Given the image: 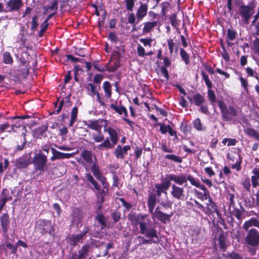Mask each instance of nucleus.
Listing matches in <instances>:
<instances>
[{
    "label": "nucleus",
    "mask_w": 259,
    "mask_h": 259,
    "mask_svg": "<svg viewBox=\"0 0 259 259\" xmlns=\"http://www.w3.org/2000/svg\"><path fill=\"white\" fill-rule=\"evenodd\" d=\"M239 13L245 23H248L250 18L254 13V7L242 5L239 8Z\"/></svg>",
    "instance_id": "nucleus-10"
},
{
    "label": "nucleus",
    "mask_w": 259,
    "mask_h": 259,
    "mask_svg": "<svg viewBox=\"0 0 259 259\" xmlns=\"http://www.w3.org/2000/svg\"><path fill=\"white\" fill-rule=\"evenodd\" d=\"M244 133L248 136L259 140V131L257 132L252 128L247 127L244 130Z\"/></svg>",
    "instance_id": "nucleus-34"
},
{
    "label": "nucleus",
    "mask_w": 259,
    "mask_h": 259,
    "mask_svg": "<svg viewBox=\"0 0 259 259\" xmlns=\"http://www.w3.org/2000/svg\"><path fill=\"white\" fill-rule=\"evenodd\" d=\"M103 119H99L98 120H90L84 121V124L87 126L88 128L95 130L97 132H101L102 126L101 124L104 121Z\"/></svg>",
    "instance_id": "nucleus-16"
},
{
    "label": "nucleus",
    "mask_w": 259,
    "mask_h": 259,
    "mask_svg": "<svg viewBox=\"0 0 259 259\" xmlns=\"http://www.w3.org/2000/svg\"><path fill=\"white\" fill-rule=\"evenodd\" d=\"M90 231V228L88 226H84L82 231L77 235L83 240L87 234Z\"/></svg>",
    "instance_id": "nucleus-58"
},
{
    "label": "nucleus",
    "mask_w": 259,
    "mask_h": 259,
    "mask_svg": "<svg viewBox=\"0 0 259 259\" xmlns=\"http://www.w3.org/2000/svg\"><path fill=\"white\" fill-rule=\"evenodd\" d=\"M200 232V231L199 229L196 226H192L190 227L189 231V233L194 238H196L198 236Z\"/></svg>",
    "instance_id": "nucleus-49"
},
{
    "label": "nucleus",
    "mask_w": 259,
    "mask_h": 259,
    "mask_svg": "<svg viewBox=\"0 0 259 259\" xmlns=\"http://www.w3.org/2000/svg\"><path fill=\"white\" fill-rule=\"evenodd\" d=\"M0 222L3 232L8 237V232L10 228V216L8 213H3L0 217Z\"/></svg>",
    "instance_id": "nucleus-13"
},
{
    "label": "nucleus",
    "mask_w": 259,
    "mask_h": 259,
    "mask_svg": "<svg viewBox=\"0 0 259 259\" xmlns=\"http://www.w3.org/2000/svg\"><path fill=\"white\" fill-rule=\"evenodd\" d=\"M165 158L178 163H181L183 162V159L181 157L173 154L166 155Z\"/></svg>",
    "instance_id": "nucleus-39"
},
{
    "label": "nucleus",
    "mask_w": 259,
    "mask_h": 259,
    "mask_svg": "<svg viewBox=\"0 0 259 259\" xmlns=\"http://www.w3.org/2000/svg\"><path fill=\"white\" fill-rule=\"evenodd\" d=\"M117 101H116L115 103L110 104V108L113 110L115 112L117 113L118 115H123L122 120L130 126L131 130L133 131L134 130V125L135 124V122L127 118V117L128 116V112L126 108L122 105L117 106Z\"/></svg>",
    "instance_id": "nucleus-8"
},
{
    "label": "nucleus",
    "mask_w": 259,
    "mask_h": 259,
    "mask_svg": "<svg viewBox=\"0 0 259 259\" xmlns=\"http://www.w3.org/2000/svg\"><path fill=\"white\" fill-rule=\"evenodd\" d=\"M37 19H38V17L36 15L33 16L32 17L31 30L33 31H34L35 30H36L38 26Z\"/></svg>",
    "instance_id": "nucleus-53"
},
{
    "label": "nucleus",
    "mask_w": 259,
    "mask_h": 259,
    "mask_svg": "<svg viewBox=\"0 0 259 259\" xmlns=\"http://www.w3.org/2000/svg\"><path fill=\"white\" fill-rule=\"evenodd\" d=\"M64 102H65V99H62L60 101V102L59 103V106H58V107L57 108V109L55 110V111H53V112H52L50 113V114L51 115H53V114H59L61 112V110L62 109V107H63V105L64 104Z\"/></svg>",
    "instance_id": "nucleus-60"
},
{
    "label": "nucleus",
    "mask_w": 259,
    "mask_h": 259,
    "mask_svg": "<svg viewBox=\"0 0 259 259\" xmlns=\"http://www.w3.org/2000/svg\"><path fill=\"white\" fill-rule=\"evenodd\" d=\"M131 150L130 145H125L122 147L121 145H118L114 150V153L117 159H123L125 155L127 154V151Z\"/></svg>",
    "instance_id": "nucleus-15"
},
{
    "label": "nucleus",
    "mask_w": 259,
    "mask_h": 259,
    "mask_svg": "<svg viewBox=\"0 0 259 259\" xmlns=\"http://www.w3.org/2000/svg\"><path fill=\"white\" fill-rule=\"evenodd\" d=\"M226 13V10H223L221 12V17L218 18V22L222 27L223 32L225 31V26L227 23L225 20Z\"/></svg>",
    "instance_id": "nucleus-36"
},
{
    "label": "nucleus",
    "mask_w": 259,
    "mask_h": 259,
    "mask_svg": "<svg viewBox=\"0 0 259 259\" xmlns=\"http://www.w3.org/2000/svg\"><path fill=\"white\" fill-rule=\"evenodd\" d=\"M163 66H161L160 71L164 77L167 79H169V75L166 67H169L171 65V61L167 57L163 58Z\"/></svg>",
    "instance_id": "nucleus-24"
},
{
    "label": "nucleus",
    "mask_w": 259,
    "mask_h": 259,
    "mask_svg": "<svg viewBox=\"0 0 259 259\" xmlns=\"http://www.w3.org/2000/svg\"><path fill=\"white\" fill-rule=\"evenodd\" d=\"M93 65L95 69L100 72H105L106 70L109 72H113L115 70V69L111 70L106 69L104 67L100 66L98 61H94L93 63Z\"/></svg>",
    "instance_id": "nucleus-46"
},
{
    "label": "nucleus",
    "mask_w": 259,
    "mask_h": 259,
    "mask_svg": "<svg viewBox=\"0 0 259 259\" xmlns=\"http://www.w3.org/2000/svg\"><path fill=\"white\" fill-rule=\"evenodd\" d=\"M3 157L0 156V174H2L4 171L7 168L9 164V159L5 158L4 159V165L3 166V163L2 162Z\"/></svg>",
    "instance_id": "nucleus-45"
},
{
    "label": "nucleus",
    "mask_w": 259,
    "mask_h": 259,
    "mask_svg": "<svg viewBox=\"0 0 259 259\" xmlns=\"http://www.w3.org/2000/svg\"><path fill=\"white\" fill-rule=\"evenodd\" d=\"M159 202L160 204L165 209L171 208L172 207V202L168 200L165 201H162Z\"/></svg>",
    "instance_id": "nucleus-63"
},
{
    "label": "nucleus",
    "mask_w": 259,
    "mask_h": 259,
    "mask_svg": "<svg viewBox=\"0 0 259 259\" xmlns=\"http://www.w3.org/2000/svg\"><path fill=\"white\" fill-rule=\"evenodd\" d=\"M95 220L100 224L102 229L107 227V219L103 214L98 213L95 217Z\"/></svg>",
    "instance_id": "nucleus-35"
},
{
    "label": "nucleus",
    "mask_w": 259,
    "mask_h": 259,
    "mask_svg": "<svg viewBox=\"0 0 259 259\" xmlns=\"http://www.w3.org/2000/svg\"><path fill=\"white\" fill-rule=\"evenodd\" d=\"M157 22L156 21L152 22H146L144 23L143 28V33L146 34L150 32L153 28L157 26Z\"/></svg>",
    "instance_id": "nucleus-29"
},
{
    "label": "nucleus",
    "mask_w": 259,
    "mask_h": 259,
    "mask_svg": "<svg viewBox=\"0 0 259 259\" xmlns=\"http://www.w3.org/2000/svg\"><path fill=\"white\" fill-rule=\"evenodd\" d=\"M128 220L133 226L139 225L140 233L147 238L138 236L137 239H140L139 245L143 244H157L159 242V237L156 227L154 226L148 214L130 213L128 214Z\"/></svg>",
    "instance_id": "nucleus-1"
},
{
    "label": "nucleus",
    "mask_w": 259,
    "mask_h": 259,
    "mask_svg": "<svg viewBox=\"0 0 259 259\" xmlns=\"http://www.w3.org/2000/svg\"><path fill=\"white\" fill-rule=\"evenodd\" d=\"M98 134H94L93 135V138L96 142L100 143L104 141V136L101 132H98Z\"/></svg>",
    "instance_id": "nucleus-52"
},
{
    "label": "nucleus",
    "mask_w": 259,
    "mask_h": 259,
    "mask_svg": "<svg viewBox=\"0 0 259 259\" xmlns=\"http://www.w3.org/2000/svg\"><path fill=\"white\" fill-rule=\"evenodd\" d=\"M180 178V175H176L174 174H168L166 175L164 181L161 184H156L155 188L157 189L155 193V196L159 197L161 196L162 193L166 194V191L170 186V182L174 181L175 184L178 185L177 180Z\"/></svg>",
    "instance_id": "nucleus-5"
},
{
    "label": "nucleus",
    "mask_w": 259,
    "mask_h": 259,
    "mask_svg": "<svg viewBox=\"0 0 259 259\" xmlns=\"http://www.w3.org/2000/svg\"><path fill=\"white\" fill-rule=\"evenodd\" d=\"M169 20L172 26L175 28L180 25L179 21L177 19V15L176 13L171 15L169 17Z\"/></svg>",
    "instance_id": "nucleus-42"
},
{
    "label": "nucleus",
    "mask_w": 259,
    "mask_h": 259,
    "mask_svg": "<svg viewBox=\"0 0 259 259\" xmlns=\"http://www.w3.org/2000/svg\"><path fill=\"white\" fill-rule=\"evenodd\" d=\"M187 98L191 104L194 103L197 106H200L203 105L205 102V97L199 93L196 94L193 98L188 96Z\"/></svg>",
    "instance_id": "nucleus-18"
},
{
    "label": "nucleus",
    "mask_w": 259,
    "mask_h": 259,
    "mask_svg": "<svg viewBox=\"0 0 259 259\" xmlns=\"http://www.w3.org/2000/svg\"><path fill=\"white\" fill-rule=\"evenodd\" d=\"M176 184L171 185V191L170 194L175 199L184 201L185 199V194L183 187H180Z\"/></svg>",
    "instance_id": "nucleus-11"
},
{
    "label": "nucleus",
    "mask_w": 259,
    "mask_h": 259,
    "mask_svg": "<svg viewBox=\"0 0 259 259\" xmlns=\"http://www.w3.org/2000/svg\"><path fill=\"white\" fill-rule=\"evenodd\" d=\"M31 163L30 159L26 155H23L16 161L15 165L18 168H25Z\"/></svg>",
    "instance_id": "nucleus-19"
},
{
    "label": "nucleus",
    "mask_w": 259,
    "mask_h": 259,
    "mask_svg": "<svg viewBox=\"0 0 259 259\" xmlns=\"http://www.w3.org/2000/svg\"><path fill=\"white\" fill-rule=\"evenodd\" d=\"M77 114L78 108L76 106H75L71 110L70 119L68 124L69 127L72 126L74 122L76 121Z\"/></svg>",
    "instance_id": "nucleus-31"
},
{
    "label": "nucleus",
    "mask_w": 259,
    "mask_h": 259,
    "mask_svg": "<svg viewBox=\"0 0 259 259\" xmlns=\"http://www.w3.org/2000/svg\"><path fill=\"white\" fill-rule=\"evenodd\" d=\"M3 62L7 64H12L13 63V58L9 52H5L3 53Z\"/></svg>",
    "instance_id": "nucleus-43"
},
{
    "label": "nucleus",
    "mask_w": 259,
    "mask_h": 259,
    "mask_svg": "<svg viewBox=\"0 0 259 259\" xmlns=\"http://www.w3.org/2000/svg\"><path fill=\"white\" fill-rule=\"evenodd\" d=\"M22 0H9L6 4L8 12L18 11L23 6Z\"/></svg>",
    "instance_id": "nucleus-14"
},
{
    "label": "nucleus",
    "mask_w": 259,
    "mask_h": 259,
    "mask_svg": "<svg viewBox=\"0 0 259 259\" xmlns=\"http://www.w3.org/2000/svg\"><path fill=\"white\" fill-rule=\"evenodd\" d=\"M52 156L51 157L52 161H54L57 159H68L73 156L72 153H64L60 152L54 148H52Z\"/></svg>",
    "instance_id": "nucleus-17"
},
{
    "label": "nucleus",
    "mask_w": 259,
    "mask_h": 259,
    "mask_svg": "<svg viewBox=\"0 0 259 259\" xmlns=\"http://www.w3.org/2000/svg\"><path fill=\"white\" fill-rule=\"evenodd\" d=\"M111 218L113 220V224H116L121 219V212L115 210L110 213Z\"/></svg>",
    "instance_id": "nucleus-40"
},
{
    "label": "nucleus",
    "mask_w": 259,
    "mask_h": 259,
    "mask_svg": "<svg viewBox=\"0 0 259 259\" xmlns=\"http://www.w3.org/2000/svg\"><path fill=\"white\" fill-rule=\"evenodd\" d=\"M240 112L241 111L239 108L232 106H230L229 109H228V114L233 116L239 115Z\"/></svg>",
    "instance_id": "nucleus-44"
},
{
    "label": "nucleus",
    "mask_w": 259,
    "mask_h": 259,
    "mask_svg": "<svg viewBox=\"0 0 259 259\" xmlns=\"http://www.w3.org/2000/svg\"><path fill=\"white\" fill-rule=\"evenodd\" d=\"M208 97L210 101L214 103L216 101V97L211 88L208 89Z\"/></svg>",
    "instance_id": "nucleus-57"
},
{
    "label": "nucleus",
    "mask_w": 259,
    "mask_h": 259,
    "mask_svg": "<svg viewBox=\"0 0 259 259\" xmlns=\"http://www.w3.org/2000/svg\"><path fill=\"white\" fill-rule=\"evenodd\" d=\"M226 237L224 233H221L219 236V242L220 246L221 248L226 247Z\"/></svg>",
    "instance_id": "nucleus-54"
},
{
    "label": "nucleus",
    "mask_w": 259,
    "mask_h": 259,
    "mask_svg": "<svg viewBox=\"0 0 259 259\" xmlns=\"http://www.w3.org/2000/svg\"><path fill=\"white\" fill-rule=\"evenodd\" d=\"M252 226L259 228V220L255 218H251L250 220L245 221L243 225V228L247 231L249 228Z\"/></svg>",
    "instance_id": "nucleus-26"
},
{
    "label": "nucleus",
    "mask_w": 259,
    "mask_h": 259,
    "mask_svg": "<svg viewBox=\"0 0 259 259\" xmlns=\"http://www.w3.org/2000/svg\"><path fill=\"white\" fill-rule=\"evenodd\" d=\"M20 62L22 65L26 67L25 68H23V70L21 71L22 75L26 77L29 74V68H28V66L29 62L26 60L23 57L20 58Z\"/></svg>",
    "instance_id": "nucleus-33"
},
{
    "label": "nucleus",
    "mask_w": 259,
    "mask_h": 259,
    "mask_svg": "<svg viewBox=\"0 0 259 259\" xmlns=\"http://www.w3.org/2000/svg\"><path fill=\"white\" fill-rule=\"evenodd\" d=\"M48 126L46 125H42L41 126L36 128L34 131V135L37 139H41L42 137H46L44 136V134L48 130Z\"/></svg>",
    "instance_id": "nucleus-28"
},
{
    "label": "nucleus",
    "mask_w": 259,
    "mask_h": 259,
    "mask_svg": "<svg viewBox=\"0 0 259 259\" xmlns=\"http://www.w3.org/2000/svg\"><path fill=\"white\" fill-rule=\"evenodd\" d=\"M92 165L90 167V169L96 179H99L100 176H102V174L100 170L99 166L98 165L97 159L96 156H94V162L92 163Z\"/></svg>",
    "instance_id": "nucleus-23"
},
{
    "label": "nucleus",
    "mask_w": 259,
    "mask_h": 259,
    "mask_svg": "<svg viewBox=\"0 0 259 259\" xmlns=\"http://www.w3.org/2000/svg\"><path fill=\"white\" fill-rule=\"evenodd\" d=\"M239 80L241 82V86L243 88L244 90L246 92H248V83L247 80L242 77H240L239 78Z\"/></svg>",
    "instance_id": "nucleus-62"
},
{
    "label": "nucleus",
    "mask_w": 259,
    "mask_h": 259,
    "mask_svg": "<svg viewBox=\"0 0 259 259\" xmlns=\"http://www.w3.org/2000/svg\"><path fill=\"white\" fill-rule=\"evenodd\" d=\"M253 48L254 53L259 55V38H256L254 40Z\"/></svg>",
    "instance_id": "nucleus-64"
},
{
    "label": "nucleus",
    "mask_w": 259,
    "mask_h": 259,
    "mask_svg": "<svg viewBox=\"0 0 259 259\" xmlns=\"http://www.w3.org/2000/svg\"><path fill=\"white\" fill-rule=\"evenodd\" d=\"M126 8L127 10L132 11L135 6L134 0H124Z\"/></svg>",
    "instance_id": "nucleus-59"
},
{
    "label": "nucleus",
    "mask_w": 259,
    "mask_h": 259,
    "mask_svg": "<svg viewBox=\"0 0 259 259\" xmlns=\"http://www.w3.org/2000/svg\"><path fill=\"white\" fill-rule=\"evenodd\" d=\"M135 149V155L136 159H138L140 157H141V155L142 154L143 149L142 147H139L136 146L134 147Z\"/></svg>",
    "instance_id": "nucleus-61"
},
{
    "label": "nucleus",
    "mask_w": 259,
    "mask_h": 259,
    "mask_svg": "<svg viewBox=\"0 0 259 259\" xmlns=\"http://www.w3.org/2000/svg\"><path fill=\"white\" fill-rule=\"evenodd\" d=\"M47 156L41 152H39L34 156L31 163L33 164L34 170L38 171L39 175H42L47 169Z\"/></svg>",
    "instance_id": "nucleus-6"
},
{
    "label": "nucleus",
    "mask_w": 259,
    "mask_h": 259,
    "mask_svg": "<svg viewBox=\"0 0 259 259\" xmlns=\"http://www.w3.org/2000/svg\"><path fill=\"white\" fill-rule=\"evenodd\" d=\"M218 103L224 121H227V106L226 104L221 100H219Z\"/></svg>",
    "instance_id": "nucleus-37"
},
{
    "label": "nucleus",
    "mask_w": 259,
    "mask_h": 259,
    "mask_svg": "<svg viewBox=\"0 0 259 259\" xmlns=\"http://www.w3.org/2000/svg\"><path fill=\"white\" fill-rule=\"evenodd\" d=\"M85 178L87 181L90 183L93 186L94 189L99 192V195L102 196V202H104L105 191L103 189H101V187L100 184L95 180L90 173L85 174Z\"/></svg>",
    "instance_id": "nucleus-12"
},
{
    "label": "nucleus",
    "mask_w": 259,
    "mask_h": 259,
    "mask_svg": "<svg viewBox=\"0 0 259 259\" xmlns=\"http://www.w3.org/2000/svg\"><path fill=\"white\" fill-rule=\"evenodd\" d=\"M103 88L105 97L107 98H110L112 96V87L110 82L108 81H104L103 84Z\"/></svg>",
    "instance_id": "nucleus-30"
},
{
    "label": "nucleus",
    "mask_w": 259,
    "mask_h": 259,
    "mask_svg": "<svg viewBox=\"0 0 259 259\" xmlns=\"http://www.w3.org/2000/svg\"><path fill=\"white\" fill-rule=\"evenodd\" d=\"M180 55L185 63L187 65L190 63V59L188 54L183 48H181L180 50Z\"/></svg>",
    "instance_id": "nucleus-41"
},
{
    "label": "nucleus",
    "mask_w": 259,
    "mask_h": 259,
    "mask_svg": "<svg viewBox=\"0 0 259 259\" xmlns=\"http://www.w3.org/2000/svg\"><path fill=\"white\" fill-rule=\"evenodd\" d=\"M169 6V3L168 2H163L161 4V13L162 16H165L166 15V12L167 11L168 8Z\"/></svg>",
    "instance_id": "nucleus-55"
},
{
    "label": "nucleus",
    "mask_w": 259,
    "mask_h": 259,
    "mask_svg": "<svg viewBox=\"0 0 259 259\" xmlns=\"http://www.w3.org/2000/svg\"><path fill=\"white\" fill-rule=\"evenodd\" d=\"M104 132L108 133L110 141L107 137L102 143L97 146V148L101 151L113 148L118 141V134L115 129L109 126L105 128Z\"/></svg>",
    "instance_id": "nucleus-3"
},
{
    "label": "nucleus",
    "mask_w": 259,
    "mask_h": 259,
    "mask_svg": "<svg viewBox=\"0 0 259 259\" xmlns=\"http://www.w3.org/2000/svg\"><path fill=\"white\" fill-rule=\"evenodd\" d=\"M67 243L71 247H75L79 243H82L83 240L77 234H70L66 238Z\"/></svg>",
    "instance_id": "nucleus-20"
},
{
    "label": "nucleus",
    "mask_w": 259,
    "mask_h": 259,
    "mask_svg": "<svg viewBox=\"0 0 259 259\" xmlns=\"http://www.w3.org/2000/svg\"><path fill=\"white\" fill-rule=\"evenodd\" d=\"M206 209V213L208 215L218 212L217 205L210 198H209L208 203L207 204Z\"/></svg>",
    "instance_id": "nucleus-27"
},
{
    "label": "nucleus",
    "mask_w": 259,
    "mask_h": 259,
    "mask_svg": "<svg viewBox=\"0 0 259 259\" xmlns=\"http://www.w3.org/2000/svg\"><path fill=\"white\" fill-rule=\"evenodd\" d=\"M194 127L198 131H204L205 128L203 127L200 118H197L193 121Z\"/></svg>",
    "instance_id": "nucleus-48"
},
{
    "label": "nucleus",
    "mask_w": 259,
    "mask_h": 259,
    "mask_svg": "<svg viewBox=\"0 0 259 259\" xmlns=\"http://www.w3.org/2000/svg\"><path fill=\"white\" fill-rule=\"evenodd\" d=\"M35 229L41 235L48 234L54 236L55 233V224L51 220H38L35 225Z\"/></svg>",
    "instance_id": "nucleus-4"
},
{
    "label": "nucleus",
    "mask_w": 259,
    "mask_h": 259,
    "mask_svg": "<svg viewBox=\"0 0 259 259\" xmlns=\"http://www.w3.org/2000/svg\"><path fill=\"white\" fill-rule=\"evenodd\" d=\"M246 72L248 76H252L255 77L258 82L259 84V77L258 73L255 71L253 69L251 68L250 67H247L246 68Z\"/></svg>",
    "instance_id": "nucleus-50"
},
{
    "label": "nucleus",
    "mask_w": 259,
    "mask_h": 259,
    "mask_svg": "<svg viewBox=\"0 0 259 259\" xmlns=\"http://www.w3.org/2000/svg\"><path fill=\"white\" fill-rule=\"evenodd\" d=\"M201 74L208 89L212 88V84L208 75L204 71H201Z\"/></svg>",
    "instance_id": "nucleus-47"
},
{
    "label": "nucleus",
    "mask_w": 259,
    "mask_h": 259,
    "mask_svg": "<svg viewBox=\"0 0 259 259\" xmlns=\"http://www.w3.org/2000/svg\"><path fill=\"white\" fill-rule=\"evenodd\" d=\"M157 201V196L154 194V192H150L147 198V206L148 211L151 214L153 218H156L163 224L170 221L171 217L174 215L175 211H171L169 213H165L160 210V207L154 208L156 206Z\"/></svg>",
    "instance_id": "nucleus-2"
},
{
    "label": "nucleus",
    "mask_w": 259,
    "mask_h": 259,
    "mask_svg": "<svg viewBox=\"0 0 259 259\" xmlns=\"http://www.w3.org/2000/svg\"><path fill=\"white\" fill-rule=\"evenodd\" d=\"M94 156L91 151L84 149L81 153V157L89 164H91L94 162Z\"/></svg>",
    "instance_id": "nucleus-22"
},
{
    "label": "nucleus",
    "mask_w": 259,
    "mask_h": 259,
    "mask_svg": "<svg viewBox=\"0 0 259 259\" xmlns=\"http://www.w3.org/2000/svg\"><path fill=\"white\" fill-rule=\"evenodd\" d=\"M87 89L88 91H90L91 92V95L94 96L96 94H97L98 92L96 90V85L92 83H90L87 85Z\"/></svg>",
    "instance_id": "nucleus-56"
},
{
    "label": "nucleus",
    "mask_w": 259,
    "mask_h": 259,
    "mask_svg": "<svg viewBox=\"0 0 259 259\" xmlns=\"http://www.w3.org/2000/svg\"><path fill=\"white\" fill-rule=\"evenodd\" d=\"M191 127L188 125L187 121L181 123L180 130L185 135H187L190 131Z\"/></svg>",
    "instance_id": "nucleus-51"
},
{
    "label": "nucleus",
    "mask_w": 259,
    "mask_h": 259,
    "mask_svg": "<svg viewBox=\"0 0 259 259\" xmlns=\"http://www.w3.org/2000/svg\"><path fill=\"white\" fill-rule=\"evenodd\" d=\"M14 130V125L13 124L10 125L8 123L0 124V134L6 131L10 133Z\"/></svg>",
    "instance_id": "nucleus-38"
},
{
    "label": "nucleus",
    "mask_w": 259,
    "mask_h": 259,
    "mask_svg": "<svg viewBox=\"0 0 259 259\" xmlns=\"http://www.w3.org/2000/svg\"><path fill=\"white\" fill-rule=\"evenodd\" d=\"M90 245L84 244L78 251V259H85L89 255Z\"/></svg>",
    "instance_id": "nucleus-25"
},
{
    "label": "nucleus",
    "mask_w": 259,
    "mask_h": 259,
    "mask_svg": "<svg viewBox=\"0 0 259 259\" xmlns=\"http://www.w3.org/2000/svg\"><path fill=\"white\" fill-rule=\"evenodd\" d=\"M233 158V162H234L235 160V163H229V164L231 165V166L232 168L236 169L237 171H238L241 168L240 163L241 161L239 155L236 154Z\"/></svg>",
    "instance_id": "nucleus-32"
},
{
    "label": "nucleus",
    "mask_w": 259,
    "mask_h": 259,
    "mask_svg": "<svg viewBox=\"0 0 259 259\" xmlns=\"http://www.w3.org/2000/svg\"><path fill=\"white\" fill-rule=\"evenodd\" d=\"M148 11V5L147 4L141 3L137 12L136 17L138 21H141L147 15Z\"/></svg>",
    "instance_id": "nucleus-21"
},
{
    "label": "nucleus",
    "mask_w": 259,
    "mask_h": 259,
    "mask_svg": "<svg viewBox=\"0 0 259 259\" xmlns=\"http://www.w3.org/2000/svg\"><path fill=\"white\" fill-rule=\"evenodd\" d=\"M244 240L247 245L257 247L259 245V232L254 228L250 229Z\"/></svg>",
    "instance_id": "nucleus-9"
},
{
    "label": "nucleus",
    "mask_w": 259,
    "mask_h": 259,
    "mask_svg": "<svg viewBox=\"0 0 259 259\" xmlns=\"http://www.w3.org/2000/svg\"><path fill=\"white\" fill-rule=\"evenodd\" d=\"M180 175V178L177 180L179 185H182L185 183H187V182L188 180L191 183L192 185H193L203 190V192H204V195H209V192L207 188L204 185H201L198 180H196L191 175L189 174L186 175L184 174H181Z\"/></svg>",
    "instance_id": "nucleus-7"
}]
</instances>
